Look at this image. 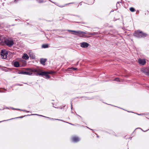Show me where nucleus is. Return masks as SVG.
Listing matches in <instances>:
<instances>
[{
	"mask_svg": "<svg viewBox=\"0 0 149 149\" xmlns=\"http://www.w3.org/2000/svg\"><path fill=\"white\" fill-rule=\"evenodd\" d=\"M134 35L138 38H144L146 37L147 35L142 31L138 30L134 33Z\"/></svg>",
	"mask_w": 149,
	"mask_h": 149,
	"instance_id": "1",
	"label": "nucleus"
},
{
	"mask_svg": "<svg viewBox=\"0 0 149 149\" xmlns=\"http://www.w3.org/2000/svg\"><path fill=\"white\" fill-rule=\"evenodd\" d=\"M9 52L6 50H2L0 53V55L2 58L4 59H7V55L9 53Z\"/></svg>",
	"mask_w": 149,
	"mask_h": 149,
	"instance_id": "2",
	"label": "nucleus"
},
{
	"mask_svg": "<svg viewBox=\"0 0 149 149\" xmlns=\"http://www.w3.org/2000/svg\"><path fill=\"white\" fill-rule=\"evenodd\" d=\"M5 42L6 44L9 47H10L14 44L13 41L9 39L5 40Z\"/></svg>",
	"mask_w": 149,
	"mask_h": 149,
	"instance_id": "3",
	"label": "nucleus"
},
{
	"mask_svg": "<svg viewBox=\"0 0 149 149\" xmlns=\"http://www.w3.org/2000/svg\"><path fill=\"white\" fill-rule=\"evenodd\" d=\"M69 31L75 33L74 34L75 35L79 36L80 37L84 35V34L85 33L84 32H81V31H76L71 30H70Z\"/></svg>",
	"mask_w": 149,
	"mask_h": 149,
	"instance_id": "4",
	"label": "nucleus"
},
{
	"mask_svg": "<svg viewBox=\"0 0 149 149\" xmlns=\"http://www.w3.org/2000/svg\"><path fill=\"white\" fill-rule=\"evenodd\" d=\"M38 71V72H38L36 74V75L37 76L38 75L43 76L46 74L45 72H42L41 70H39Z\"/></svg>",
	"mask_w": 149,
	"mask_h": 149,
	"instance_id": "5",
	"label": "nucleus"
},
{
	"mask_svg": "<svg viewBox=\"0 0 149 149\" xmlns=\"http://www.w3.org/2000/svg\"><path fill=\"white\" fill-rule=\"evenodd\" d=\"M89 46V44L87 42H83L81 44V46L83 48H86Z\"/></svg>",
	"mask_w": 149,
	"mask_h": 149,
	"instance_id": "6",
	"label": "nucleus"
},
{
	"mask_svg": "<svg viewBox=\"0 0 149 149\" xmlns=\"http://www.w3.org/2000/svg\"><path fill=\"white\" fill-rule=\"evenodd\" d=\"M138 61L139 63L142 65H144L146 63V60L144 59H139Z\"/></svg>",
	"mask_w": 149,
	"mask_h": 149,
	"instance_id": "7",
	"label": "nucleus"
},
{
	"mask_svg": "<svg viewBox=\"0 0 149 149\" xmlns=\"http://www.w3.org/2000/svg\"><path fill=\"white\" fill-rule=\"evenodd\" d=\"M80 140L79 138L77 137L74 136L72 138V141L74 142H77Z\"/></svg>",
	"mask_w": 149,
	"mask_h": 149,
	"instance_id": "8",
	"label": "nucleus"
},
{
	"mask_svg": "<svg viewBox=\"0 0 149 149\" xmlns=\"http://www.w3.org/2000/svg\"><path fill=\"white\" fill-rule=\"evenodd\" d=\"M26 74L28 75H31L32 74L33 71L32 70L29 69L28 70L26 71Z\"/></svg>",
	"mask_w": 149,
	"mask_h": 149,
	"instance_id": "9",
	"label": "nucleus"
},
{
	"mask_svg": "<svg viewBox=\"0 0 149 149\" xmlns=\"http://www.w3.org/2000/svg\"><path fill=\"white\" fill-rule=\"evenodd\" d=\"M22 58L25 60H27L29 58V56L26 54H24L23 56H22Z\"/></svg>",
	"mask_w": 149,
	"mask_h": 149,
	"instance_id": "10",
	"label": "nucleus"
},
{
	"mask_svg": "<svg viewBox=\"0 0 149 149\" xmlns=\"http://www.w3.org/2000/svg\"><path fill=\"white\" fill-rule=\"evenodd\" d=\"M46 61V59H41L40 60V61L41 64L43 65H45V62Z\"/></svg>",
	"mask_w": 149,
	"mask_h": 149,
	"instance_id": "11",
	"label": "nucleus"
},
{
	"mask_svg": "<svg viewBox=\"0 0 149 149\" xmlns=\"http://www.w3.org/2000/svg\"><path fill=\"white\" fill-rule=\"evenodd\" d=\"M14 65L15 67H19V65L18 62L16 61L14 63Z\"/></svg>",
	"mask_w": 149,
	"mask_h": 149,
	"instance_id": "12",
	"label": "nucleus"
},
{
	"mask_svg": "<svg viewBox=\"0 0 149 149\" xmlns=\"http://www.w3.org/2000/svg\"><path fill=\"white\" fill-rule=\"evenodd\" d=\"M29 56L30 58L32 59H34L35 58V55L33 54H29Z\"/></svg>",
	"mask_w": 149,
	"mask_h": 149,
	"instance_id": "13",
	"label": "nucleus"
},
{
	"mask_svg": "<svg viewBox=\"0 0 149 149\" xmlns=\"http://www.w3.org/2000/svg\"><path fill=\"white\" fill-rule=\"evenodd\" d=\"M46 73V74L44 75L45 76V78L47 79H49L50 78V76L48 75V74L45 72Z\"/></svg>",
	"mask_w": 149,
	"mask_h": 149,
	"instance_id": "14",
	"label": "nucleus"
},
{
	"mask_svg": "<svg viewBox=\"0 0 149 149\" xmlns=\"http://www.w3.org/2000/svg\"><path fill=\"white\" fill-rule=\"evenodd\" d=\"M42 47L44 48H47L48 47V45L47 44H44L42 46Z\"/></svg>",
	"mask_w": 149,
	"mask_h": 149,
	"instance_id": "15",
	"label": "nucleus"
},
{
	"mask_svg": "<svg viewBox=\"0 0 149 149\" xmlns=\"http://www.w3.org/2000/svg\"><path fill=\"white\" fill-rule=\"evenodd\" d=\"M26 71H21L19 73V74H26Z\"/></svg>",
	"mask_w": 149,
	"mask_h": 149,
	"instance_id": "16",
	"label": "nucleus"
},
{
	"mask_svg": "<svg viewBox=\"0 0 149 149\" xmlns=\"http://www.w3.org/2000/svg\"><path fill=\"white\" fill-rule=\"evenodd\" d=\"M130 10L132 12H133L135 11V9L132 7H131L130 8Z\"/></svg>",
	"mask_w": 149,
	"mask_h": 149,
	"instance_id": "17",
	"label": "nucleus"
},
{
	"mask_svg": "<svg viewBox=\"0 0 149 149\" xmlns=\"http://www.w3.org/2000/svg\"><path fill=\"white\" fill-rule=\"evenodd\" d=\"M38 70H39L33 69V70H32V71H33V72H36L37 73L38 72Z\"/></svg>",
	"mask_w": 149,
	"mask_h": 149,
	"instance_id": "18",
	"label": "nucleus"
},
{
	"mask_svg": "<svg viewBox=\"0 0 149 149\" xmlns=\"http://www.w3.org/2000/svg\"><path fill=\"white\" fill-rule=\"evenodd\" d=\"M114 80L115 81H121L118 78H116L115 79H114Z\"/></svg>",
	"mask_w": 149,
	"mask_h": 149,
	"instance_id": "19",
	"label": "nucleus"
},
{
	"mask_svg": "<svg viewBox=\"0 0 149 149\" xmlns=\"http://www.w3.org/2000/svg\"><path fill=\"white\" fill-rule=\"evenodd\" d=\"M46 72L48 74H52L53 73V72L52 71H50L49 72Z\"/></svg>",
	"mask_w": 149,
	"mask_h": 149,
	"instance_id": "20",
	"label": "nucleus"
},
{
	"mask_svg": "<svg viewBox=\"0 0 149 149\" xmlns=\"http://www.w3.org/2000/svg\"><path fill=\"white\" fill-rule=\"evenodd\" d=\"M39 3H42L43 2V0H37Z\"/></svg>",
	"mask_w": 149,
	"mask_h": 149,
	"instance_id": "21",
	"label": "nucleus"
},
{
	"mask_svg": "<svg viewBox=\"0 0 149 149\" xmlns=\"http://www.w3.org/2000/svg\"><path fill=\"white\" fill-rule=\"evenodd\" d=\"M70 69H72L74 70H75L77 69V68H70Z\"/></svg>",
	"mask_w": 149,
	"mask_h": 149,
	"instance_id": "22",
	"label": "nucleus"
},
{
	"mask_svg": "<svg viewBox=\"0 0 149 149\" xmlns=\"http://www.w3.org/2000/svg\"><path fill=\"white\" fill-rule=\"evenodd\" d=\"M71 109H72V105L71 104Z\"/></svg>",
	"mask_w": 149,
	"mask_h": 149,
	"instance_id": "23",
	"label": "nucleus"
},
{
	"mask_svg": "<svg viewBox=\"0 0 149 149\" xmlns=\"http://www.w3.org/2000/svg\"><path fill=\"white\" fill-rule=\"evenodd\" d=\"M38 116H41V115H38Z\"/></svg>",
	"mask_w": 149,
	"mask_h": 149,
	"instance_id": "24",
	"label": "nucleus"
},
{
	"mask_svg": "<svg viewBox=\"0 0 149 149\" xmlns=\"http://www.w3.org/2000/svg\"><path fill=\"white\" fill-rule=\"evenodd\" d=\"M51 120H54V119H53V118H52L51 119Z\"/></svg>",
	"mask_w": 149,
	"mask_h": 149,
	"instance_id": "25",
	"label": "nucleus"
}]
</instances>
